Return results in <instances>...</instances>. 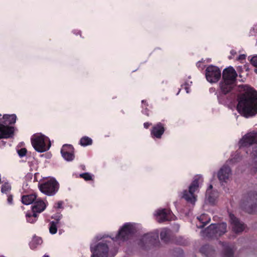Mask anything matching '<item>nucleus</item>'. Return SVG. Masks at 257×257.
I'll return each mask as SVG.
<instances>
[{
	"label": "nucleus",
	"instance_id": "8",
	"mask_svg": "<svg viewBox=\"0 0 257 257\" xmlns=\"http://www.w3.org/2000/svg\"><path fill=\"white\" fill-rule=\"evenodd\" d=\"M31 142L35 150L40 153L46 152L51 146L49 138L44 135L35 137L31 139Z\"/></svg>",
	"mask_w": 257,
	"mask_h": 257
},
{
	"label": "nucleus",
	"instance_id": "18",
	"mask_svg": "<svg viewBox=\"0 0 257 257\" xmlns=\"http://www.w3.org/2000/svg\"><path fill=\"white\" fill-rule=\"evenodd\" d=\"M47 204V202L46 203L40 199H37L32 206V210L37 214L40 213L45 210Z\"/></svg>",
	"mask_w": 257,
	"mask_h": 257
},
{
	"label": "nucleus",
	"instance_id": "19",
	"mask_svg": "<svg viewBox=\"0 0 257 257\" xmlns=\"http://www.w3.org/2000/svg\"><path fill=\"white\" fill-rule=\"evenodd\" d=\"M203 236L208 238H217V235L215 229V224H211L203 231Z\"/></svg>",
	"mask_w": 257,
	"mask_h": 257
},
{
	"label": "nucleus",
	"instance_id": "11",
	"mask_svg": "<svg viewBox=\"0 0 257 257\" xmlns=\"http://www.w3.org/2000/svg\"><path fill=\"white\" fill-rule=\"evenodd\" d=\"M92 257H108V247L103 242H99L94 249L91 248Z\"/></svg>",
	"mask_w": 257,
	"mask_h": 257
},
{
	"label": "nucleus",
	"instance_id": "3",
	"mask_svg": "<svg viewBox=\"0 0 257 257\" xmlns=\"http://www.w3.org/2000/svg\"><path fill=\"white\" fill-rule=\"evenodd\" d=\"M17 116L15 114H4L0 122V139L13 138L15 127L11 126L16 123Z\"/></svg>",
	"mask_w": 257,
	"mask_h": 257
},
{
	"label": "nucleus",
	"instance_id": "29",
	"mask_svg": "<svg viewBox=\"0 0 257 257\" xmlns=\"http://www.w3.org/2000/svg\"><path fill=\"white\" fill-rule=\"evenodd\" d=\"M11 190V186L8 182L5 183L1 186V192L3 193H5L6 194H9Z\"/></svg>",
	"mask_w": 257,
	"mask_h": 257
},
{
	"label": "nucleus",
	"instance_id": "13",
	"mask_svg": "<svg viewBox=\"0 0 257 257\" xmlns=\"http://www.w3.org/2000/svg\"><path fill=\"white\" fill-rule=\"evenodd\" d=\"M63 158L67 161H72L74 159V148L71 145H64L61 150Z\"/></svg>",
	"mask_w": 257,
	"mask_h": 257
},
{
	"label": "nucleus",
	"instance_id": "39",
	"mask_svg": "<svg viewBox=\"0 0 257 257\" xmlns=\"http://www.w3.org/2000/svg\"><path fill=\"white\" fill-rule=\"evenodd\" d=\"M36 241L37 244H41L42 242V239L40 237H37L33 239V241Z\"/></svg>",
	"mask_w": 257,
	"mask_h": 257
},
{
	"label": "nucleus",
	"instance_id": "12",
	"mask_svg": "<svg viewBox=\"0 0 257 257\" xmlns=\"http://www.w3.org/2000/svg\"><path fill=\"white\" fill-rule=\"evenodd\" d=\"M239 143L242 147L249 146L257 143V133L251 132L245 135L240 141Z\"/></svg>",
	"mask_w": 257,
	"mask_h": 257
},
{
	"label": "nucleus",
	"instance_id": "24",
	"mask_svg": "<svg viewBox=\"0 0 257 257\" xmlns=\"http://www.w3.org/2000/svg\"><path fill=\"white\" fill-rule=\"evenodd\" d=\"M38 214L32 210L28 211L26 214L27 221L31 223H35L38 219Z\"/></svg>",
	"mask_w": 257,
	"mask_h": 257
},
{
	"label": "nucleus",
	"instance_id": "7",
	"mask_svg": "<svg viewBox=\"0 0 257 257\" xmlns=\"http://www.w3.org/2000/svg\"><path fill=\"white\" fill-rule=\"evenodd\" d=\"M39 190L48 196L54 195L58 191L59 184L55 179H50L38 185Z\"/></svg>",
	"mask_w": 257,
	"mask_h": 257
},
{
	"label": "nucleus",
	"instance_id": "10",
	"mask_svg": "<svg viewBox=\"0 0 257 257\" xmlns=\"http://www.w3.org/2000/svg\"><path fill=\"white\" fill-rule=\"evenodd\" d=\"M221 73L220 69L217 66L210 65L205 69L206 79L211 83H215L220 79Z\"/></svg>",
	"mask_w": 257,
	"mask_h": 257
},
{
	"label": "nucleus",
	"instance_id": "37",
	"mask_svg": "<svg viewBox=\"0 0 257 257\" xmlns=\"http://www.w3.org/2000/svg\"><path fill=\"white\" fill-rule=\"evenodd\" d=\"M8 195V198H7V202L8 203L12 205L13 203V195L12 194H7Z\"/></svg>",
	"mask_w": 257,
	"mask_h": 257
},
{
	"label": "nucleus",
	"instance_id": "28",
	"mask_svg": "<svg viewBox=\"0 0 257 257\" xmlns=\"http://www.w3.org/2000/svg\"><path fill=\"white\" fill-rule=\"evenodd\" d=\"M59 224L57 221H51L50 222L49 229L51 234H54L57 233Z\"/></svg>",
	"mask_w": 257,
	"mask_h": 257
},
{
	"label": "nucleus",
	"instance_id": "51",
	"mask_svg": "<svg viewBox=\"0 0 257 257\" xmlns=\"http://www.w3.org/2000/svg\"><path fill=\"white\" fill-rule=\"evenodd\" d=\"M180 90H181V89H180L179 90V92L177 93V94H178V93L180 92Z\"/></svg>",
	"mask_w": 257,
	"mask_h": 257
},
{
	"label": "nucleus",
	"instance_id": "17",
	"mask_svg": "<svg viewBox=\"0 0 257 257\" xmlns=\"http://www.w3.org/2000/svg\"><path fill=\"white\" fill-rule=\"evenodd\" d=\"M231 171L227 165H223L219 170L217 177L221 183H225L231 175Z\"/></svg>",
	"mask_w": 257,
	"mask_h": 257
},
{
	"label": "nucleus",
	"instance_id": "40",
	"mask_svg": "<svg viewBox=\"0 0 257 257\" xmlns=\"http://www.w3.org/2000/svg\"><path fill=\"white\" fill-rule=\"evenodd\" d=\"M202 63L203 62L202 61H198L197 63H196V66L198 68H201V69H203V66L202 65Z\"/></svg>",
	"mask_w": 257,
	"mask_h": 257
},
{
	"label": "nucleus",
	"instance_id": "36",
	"mask_svg": "<svg viewBox=\"0 0 257 257\" xmlns=\"http://www.w3.org/2000/svg\"><path fill=\"white\" fill-rule=\"evenodd\" d=\"M250 63L254 67H257V55L252 56L249 60Z\"/></svg>",
	"mask_w": 257,
	"mask_h": 257
},
{
	"label": "nucleus",
	"instance_id": "20",
	"mask_svg": "<svg viewBox=\"0 0 257 257\" xmlns=\"http://www.w3.org/2000/svg\"><path fill=\"white\" fill-rule=\"evenodd\" d=\"M223 246V256L222 257H233L234 251L232 247L229 245L227 242H221Z\"/></svg>",
	"mask_w": 257,
	"mask_h": 257
},
{
	"label": "nucleus",
	"instance_id": "48",
	"mask_svg": "<svg viewBox=\"0 0 257 257\" xmlns=\"http://www.w3.org/2000/svg\"><path fill=\"white\" fill-rule=\"evenodd\" d=\"M43 257H49V256L45 254Z\"/></svg>",
	"mask_w": 257,
	"mask_h": 257
},
{
	"label": "nucleus",
	"instance_id": "35",
	"mask_svg": "<svg viewBox=\"0 0 257 257\" xmlns=\"http://www.w3.org/2000/svg\"><path fill=\"white\" fill-rule=\"evenodd\" d=\"M64 202L62 201H59L54 204V207L56 209H63V205Z\"/></svg>",
	"mask_w": 257,
	"mask_h": 257
},
{
	"label": "nucleus",
	"instance_id": "21",
	"mask_svg": "<svg viewBox=\"0 0 257 257\" xmlns=\"http://www.w3.org/2000/svg\"><path fill=\"white\" fill-rule=\"evenodd\" d=\"M36 199L37 195L35 194L23 195L22 197V202L25 205H29L34 203Z\"/></svg>",
	"mask_w": 257,
	"mask_h": 257
},
{
	"label": "nucleus",
	"instance_id": "34",
	"mask_svg": "<svg viewBox=\"0 0 257 257\" xmlns=\"http://www.w3.org/2000/svg\"><path fill=\"white\" fill-rule=\"evenodd\" d=\"M27 152V150L25 148H21V149L18 150V155L21 158L23 157L24 156H26Z\"/></svg>",
	"mask_w": 257,
	"mask_h": 257
},
{
	"label": "nucleus",
	"instance_id": "23",
	"mask_svg": "<svg viewBox=\"0 0 257 257\" xmlns=\"http://www.w3.org/2000/svg\"><path fill=\"white\" fill-rule=\"evenodd\" d=\"M215 229L218 237H219L224 234L227 231V224L225 222L215 224Z\"/></svg>",
	"mask_w": 257,
	"mask_h": 257
},
{
	"label": "nucleus",
	"instance_id": "45",
	"mask_svg": "<svg viewBox=\"0 0 257 257\" xmlns=\"http://www.w3.org/2000/svg\"><path fill=\"white\" fill-rule=\"evenodd\" d=\"M236 52L234 50H231L230 51V54L233 56H234L235 54H236Z\"/></svg>",
	"mask_w": 257,
	"mask_h": 257
},
{
	"label": "nucleus",
	"instance_id": "44",
	"mask_svg": "<svg viewBox=\"0 0 257 257\" xmlns=\"http://www.w3.org/2000/svg\"><path fill=\"white\" fill-rule=\"evenodd\" d=\"M149 110L148 109H146L144 111H143V112L146 115L149 116V113L148 112Z\"/></svg>",
	"mask_w": 257,
	"mask_h": 257
},
{
	"label": "nucleus",
	"instance_id": "22",
	"mask_svg": "<svg viewBox=\"0 0 257 257\" xmlns=\"http://www.w3.org/2000/svg\"><path fill=\"white\" fill-rule=\"evenodd\" d=\"M197 219L199 221L200 224H197V226L198 228H203L206 224L209 223L210 221V218L208 215L205 214H202L199 217H197Z\"/></svg>",
	"mask_w": 257,
	"mask_h": 257
},
{
	"label": "nucleus",
	"instance_id": "15",
	"mask_svg": "<svg viewBox=\"0 0 257 257\" xmlns=\"http://www.w3.org/2000/svg\"><path fill=\"white\" fill-rule=\"evenodd\" d=\"M165 131V125L162 122H158L151 130V136L153 139H161Z\"/></svg>",
	"mask_w": 257,
	"mask_h": 257
},
{
	"label": "nucleus",
	"instance_id": "31",
	"mask_svg": "<svg viewBox=\"0 0 257 257\" xmlns=\"http://www.w3.org/2000/svg\"><path fill=\"white\" fill-rule=\"evenodd\" d=\"M239 155L238 154H236L235 155L234 157L230 158L226 163L228 164H233L239 161Z\"/></svg>",
	"mask_w": 257,
	"mask_h": 257
},
{
	"label": "nucleus",
	"instance_id": "14",
	"mask_svg": "<svg viewBox=\"0 0 257 257\" xmlns=\"http://www.w3.org/2000/svg\"><path fill=\"white\" fill-rule=\"evenodd\" d=\"M230 224L233 232L240 233L243 231L245 228V224L240 222L239 219L236 217L234 214H229Z\"/></svg>",
	"mask_w": 257,
	"mask_h": 257
},
{
	"label": "nucleus",
	"instance_id": "38",
	"mask_svg": "<svg viewBox=\"0 0 257 257\" xmlns=\"http://www.w3.org/2000/svg\"><path fill=\"white\" fill-rule=\"evenodd\" d=\"M182 88H184L187 93H189L190 91V88L188 86V84L187 83H185L184 85H182Z\"/></svg>",
	"mask_w": 257,
	"mask_h": 257
},
{
	"label": "nucleus",
	"instance_id": "26",
	"mask_svg": "<svg viewBox=\"0 0 257 257\" xmlns=\"http://www.w3.org/2000/svg\"><path fill=\"white\" fill-rule=\"evenodd\" d=\"M212 185H210L206 192V197L207 198L209 202L211 203H213L215 201V197L212 190Z\"/></svg>",
	"mask_w": 257,
	"mask_h": 257
},
{
	"label": "nucleus",
	"instance_id": "4",
	"mask_svg": "<svg viewBox=\"0 0 257 257\" xmlns=\"http://www.w3.org/2000/svg\"><path fill=\"white\" fill-rule=\"evenodd\" d=\"M241 207L249 214L257 212V192L250 191L245 195L241 202Z\"/></svg>",
	"mask_w": 257,
	"mask_h": 257
},
{
	"label": "nucleus",
	"instance_id": "42",
	"mask_svg": "<svg viewBox=\"0 0 257 257\" xmlns=\"http://www.w3.org/2000/svg\"><path fill=\"white\" fill-rule=\"evenodd\" d=\"M246 56L244 54L240 55L238 57L237 60H242L245 59Z\"/></svg>",
	"mask_w": 257,
	"mask_h": 257
},
{
	"label": "nucleus",
	"instance_id": "41",
	"mask_svg": "<svg viewBox=\"0 0 257 257\" xmlns=\"http://www.w3.org/2000/svg\"><path fill=\"white\" fill-rule=\"evenodd\" d=\"M152 123L149 122H146L144 123V126L145 128H148L151 125Z\"/></svg>",
	"mask_w": 257,
	"mask_h": 257
},
{
	"label": "nucleus",
	"instance_id": "16",
	"mask_svg": "<svg viewBox=\"0 0 257 257\" xmlns=\"http://www.w3.org/2000/svg\"><path fill=\"white\" fill-rule=\"evenodd\" d=\"M157 219L159 223L170 220L173 218L172 211L168 209L158 210L156 213Z\"/></svg>",
	"mask_w": 257,
	"mask_h": 257
},
{
	"label": "nucleus",
	"instance_id": "9",
	"mask_svg": "<svg viewBox=\"0 0 257 257\" xmlns=\"http://www.w3.org/2000/svg\"><path fill=\"white\" fill-rule=\"evenodd\" d=\"M135 231L136 228L133 224L130 222L125 223L120 228L115 238L116 240H127Z\"/></svg>",
	"mask_w": 257,
	"mask_h": 257
},
{
	"label": "nucleus",
	"instance_id": "43",
	"mask_svg": "<svg viewBox=\"0 0 257 257\" xmlns=\"http://www.w3.org/2000/svg\"><path fill=\"white\" fill-rule=\"evenodd\" d=\"M253 171L254 172H257V159L254 162Z\"/></svg>",
	"mask_w": 257,
	"mask_h": 257
},
{
	"label": "nucleus",
	"instance_id": "32",
	"mask_svg": "<svg viewBox=\"0 0 257 257\" xmlns=\"http://www.w3.org/2000/svg\"><path fill=\"white\" fill-rule=\"evenodd\" d=\"M80 177L84 179L85 181H90L92 180V176L89 173L80 174Z\"/></svg>",
	"mask_w": 257,
	"mask_h": 257
},
{
	"label": "nucleus",
	"instance_id": "52",
	"mask_svg": "<svg viewBox=\"0 0 257 257\" xmlns=\"http://www.w3.org/2000/svg\"><path fill=\"white\" fill-rule=\"evenodd\" d=\"M231 58H232L231 57H229V59H231Z\"/></svg>",
	"mask_w": 257,
	"mask_h": 257
},
{
	"label": "nucleus",
	"instance_id": "33",
	"mask_svg": "<svg viewBox=\"0 0 257 257\" xmlns=\"http://www.w3.org/2000/svg\"><path fill=\"white\" fill-rule=\"evenodd\" d=\"M62 217V215L60 213H57L52 216V218L54 219L53 221H57V223H60V220Z\"/></svg>",
	"mask_w": 257,
	"mask_h": 257
},
{
	"label": "nucleus",
	"instance_id": "5",
	"mask_svg": "<svg viewBox=\"0 0 257 257\" xmlns=\"http://www.w3.org/2000/svg\"><path fill=\"white\" fill-rule=\"evenodd\" d=\"M159 231L156 230L144 234L139 241V245L145 249L159 246L160 243L159 239Z\"/></svg>",
	"mask_w": 257,
	"mask_h": 257
},
{
	"label": "nucleus",
	"instance_id": "50",
	"mask_svg": "<svg viewBox=\"0 0 257 257\" xmlns=\"http://www.w3.org/2000/svg\"><path fill=\"white\" fill-rule=\"evenodd\" d=\"M254 72H255V73H257V69H255L254 70Z\"/></svg>",
	"mask_w": 257,
	"mask_h": 257
},
{
	"label": "nucleus",
	"instance_id": "1",
	"mask_svg": "<svg viewBox=\"0 0 257 257\" xmlns=\"http://www.w3.org/2000/svg\"><path fill=\"white\" fill-rule=\"evenodd\" d=\"M237 110L246 117L257 114V91L245 86L244 92L237 95Z\"/></svg>",
	"mask_w": 257,
	"mask_h": 257
},
{
	"label": "nucleus",
	"instance_id": "46",
	"mask_svg": "<svg viewBox=\"0 0 257 257\" xmlns=\"http://www.w3.org/2000/svg\"><path fill=\"white\" fill-rule=\"evenodd\" d=\"M0 144H2L3 146H5L6 145V142L5 141H1L0 142Z\"/></svg>",
	"mask_w": 257,
	"mask_h": 257
},
{
	"label": "nucleus",
	"instance_id": "47",
	"mask_svg": "<svg viewBox=\"0 0 257 257\" xmlns=\"http://www.w3.org/2000/svg\"><path fill=\"white\" fill-rule=\"evenodd\" d=\"M178 251L180 253H183V251L182 249H180V248H178Z\"/></svg>",
	"mask_w": 257,
	"mask_h": 257
},
{
	"label": "nucleus",
	"instance_id": "25",
	"mask_svg": "<svg viewBox=\"0 0 257 257\" xmlns=\"http://www.w3.org/2000/svg\"><path fill=\"white\" fill-rule=\"evenodd\" d=\"M171 230L168 228H164L160 232V238L162 241L167 243L170 240Z\"/></svg>",
	"mask_w": 257,
	"mask_h": 257
},
{
	"label": "nucleus",
	"instance_id": "30",
	"mask_svg": "<svg viewBox=\"0 0 257 257\" xmlns=\"http://www.w3.org/2000/svg\"><path fill=\"white\" fill-rule=\"evenodd\" d=\"M209 248H210L209 245H207V244H205L201 247V248L200 249V251L202 254H204L206 256L208 257L209 252L208 251L209 249Z\"/></svg>",
	"mask_w": 257,
	"mask_h": 257
},
{
	"label": "nucleus",
	"instance_id": "2",
	"mask_svg": "<svg viewBox=\"0 0 257 257\" xmlns=\"http://www.w3.org/2000/svg\"><path fill=\"white\" fill-rule=\"evenodd\" d=\"M237 74L231 66L225 68L222 72V79L219 84V90L215 94L219 103L225 102L226 95L231 91L236 81Z\"/></svg>",
	"mask_w": 257,
	"mask_h": 257
},
{
	"label": "nucleus",
	"instance_id": "6",
	"mask_svg": "<svg viewBox=\"0 0 257 257\" xmlns=\"http://www.w3.org/2000/svg\"><path fill=\"white\" fill-rule=\"evenodd\" d=\"M200 181H202V177L197 176L189 187V190H184L183 198L187 202L194 203L196 200V197L194 194L195 192L198 190Z\"/></svg>",
	"mask_w": 257,
	"mask_h": 257
},
{
	"label": "nucleus",
	"instance_id": "27",
	"mask_svg": "<svg viewBox=\"0 0 257 257\" xmlns=\"http://www.w3.org/2000/svg\"><path fill=\"white\" fill-rule=\"evenodd\" d=\"M92 142V140L90 138L87 136H84L80 139L79 144L81 146L86 147L91 145Z\"/></svg>",
	"mask_w": 257,
	"mask_h": 257
},
{
	"label": "nucleus",
	"instance_id": "49",
	"mask_svg": "<svg viewBox=\"0 0 257 257\" xmlns=\"http://www.w3.org/2000/svg\"><path fill=\"white\" fill-rule=\"evenodd\" d=\"M145 102H146V101H145V100H143L142 101V103H145Z\"/></svg>",
	"mask_w": 257,
	"mask_h": 257
}]
</instances>
